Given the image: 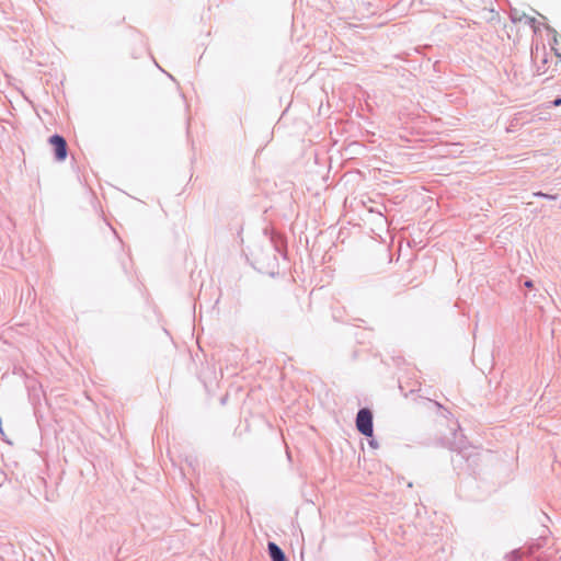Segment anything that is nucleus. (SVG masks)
<instances>
[{"label":"nucleus","mask_w":561,"mask_h":561,"mask_svg":"<svg viewBox=\"0 0 561 561\" xmlns=\"http://www.w3.org/2000/svg\"><path fill=\"white\" fill-rule=\"evenodd\" d=\"M356 427L367 437L373 435V414L368 409H362L357 413Z\"/></svg>","instance_id":"nucleus-1"},{"label":"nucleus","mask_w":561,"mask_h":561,"mask_svg":"<svg viewBox=\"0 0 561 561\" xmlns=\"http://www.w3.org/2000/svg\"><path fill=\"white\" fill-rule=\"evenodd\" d=\"M49 144L54 148L55 158L64 161L67 158V142L64 137L54 135L49 138Z\"/></svg>","instance_id":"nucleus-2"},{"label":"nucleus","mask_w":561,"mask_h":561,"mask_svg":"<svg viewBox=\"0 0 561 561\" xmlns=\"http://www.w3.org/2000/svg\"><path fill=\"white\" fill-rule=\"evenodd\" d=\"M268 551L273 561H286L284 552L276 543L270 542Z\"/></svg>","instance_id":"nucleus-3"},{"label":"nucleus","mask_w":561,"mask_h":561,"mask_svg":"<svg viewBox=\"0 0 561 561\" xmlns=\"http://www.w3.org/2000/svg\"><path fill=\"white\" fill-rule=\"evenodd\" d=\"M553 50L556 51V55L561 58V42H559L557 39V37H554V46H553Z\"/></svg>","instance_id":"nucleus-4"},{"label":"nucleus","mask_w":561,"mask_h":561,"mask_svg":"<svg viewBox=\"0 0 561 561\" xmlns=\"http://www.w3.org/2000/svg\"><path fill=\"white\" fill-rule=\"evenodd\" d=\"M561 104V99H557L553 101V105L558 106Z\"/></svg>","instance_id":"nucleus-5"},{"label":"nucleus","mask_w":561,"mask_h":561,"mask_svg":"<svg viewBox=\"0 0 561 561\" xmlns=\"http://www.w3.org/2000/svg\"><path fill=\"white\" fill-rule=\"evenodd\" d=\"M525 286L528 287V288H531L533 287V283L530 280H527L525 283Z\"/></svg>","instance_id":"nucleus-6"},{"label":"nucleus","mask_w":561,"mask_h":561,"mask_svg":"<svg viewBox=\"0 0 561 561\" xmlns=\"http://www.w3.org/2000/svg\"><path fill=\"white\" fill-rule=\"evenodd\" d=\"M535 195H536V196H543V197H548V195L542 194V193H536Z\"/></svg>","instance_id":"nucleus-7"}]
</instances>
